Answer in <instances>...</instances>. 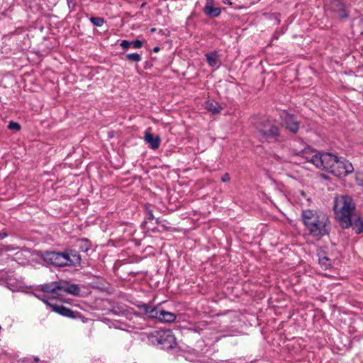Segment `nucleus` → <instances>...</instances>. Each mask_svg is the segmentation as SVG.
<instances>
[{"label": "nucleus", "mask_w": 363, "mask_h": 363, "mask_svg": "<svg viewBox=\"0 0 363 363\" xmlns=\"http://www.w3.org/2000/svg\"><path fill=\"white\" fill-rule=\"evenodd\" d=\"M304 225L313 237H323L330 231V222L328 216L322 211L306 209L301 212Z\"/></svg>", "instance_id": "f257e3e1"}, {"label": "nucleus", "mask_w": 363, "mask_h": 363, "mask_svg": "<svg viewBox=\"0 0 363 363\" xmlns=\"http://www.w3.org/2000/svg\"><path fill=\"white\" fill-rule=\"evenodd\" d=\"M333 209L341 227L350 228L352 225V213L355 209L352 198L347 195L337 196L334 201Z\"/></svg>", "instance_id": "f03ea898"}, {"label": "nucleus", "mask_w": 363, "mask_h": 363, "mask_svg": "<svg viewBox=\"0 0 363 363\" xmlns=\"http://www.w3.org/2000/svg\"><path fill=\"white\" fill-rule=\"evenodd\" d=\"M42 257L48 264L62 267L66 266H77L81 263V256L74 250H65L64 252L47 251Z\"/></svg>", "instance_id": "7ed1b4c3"}, {"label": "nucleus", "mask_w": 363, "mask_h": 363, "mask_svg": "<svg viewBox=\"0 0 363 363\" xmlns=\"http://www.w3.org/2000/svg\"><path fill=\"white\" fill-rule=\"evenodd\" d=\"M256 136L262 143L279 141L281 137L279 126L274 122L264 119L256 128Z\"/></svg>", "instance_id": "20e7f679"}, {"label": "nucleus", "mask_w": 363, "mask_h": 363, "mask_svg": "<svg viewBox=\"0 0 363 363\" xmlns=\"http://www.w3.org/2000/svg\"><path fill=\"white\" fill-rule=\"evenodd\" d=\"M147 340L164 350L173 348L176 345V338L171 330H155L147 335Z\"/></svg>", "instance_id": "39448f33"}, {"label": "nucleus", "mask_w": 363, "mask_h": 363, "mask_svg": "<svg viewBox=\"0 0 363 363\" xmlns=\"http://www.w3.org/2000/svg\"><path fill=\"white\" fill-rule=\"evenodd\" d=\"M336 157L330 153H317L312 155L309 161L316 167L329 172Z\"/></svg>", "instance_id": "423d86ee"}, {"label": "nucleus", "mask_w": 363, "mask_h": 363, "mask_svg": "<svg viewBox=\"0 0 363 363\" xmlns=\"http://www.w3.org/2000/svg\"><path fill=\"white\" fill-rule=\"evenodd\" d=\"M354 168L351 162L343 158H338L337 157L329 173L335 177H342L347 176L348 174L352 172Z\"/></svg>", "instance_id": "0eeeda50"}, {"label": "nucleus", "mask_w": 363, "mask_h": 363, "mask_svg": "<svg viewBox=\"0 0 363 363\" xmlns=\"http://www.w3.org/2000/svg\"><path fill=\"white\" fill-rule=\"evenodd\" d=\"M281 123L287 130L293 133H296L299 129V123L295 119L293 115L284 113L281 116Z\"/></svg>", "instance_id": "6e6552de"}, {"label": "nucleus", "mask_w": 363, "mask_h": 363, "mask_svg": "<svg viewBox=\"0 0 363 363\" xmlns=\"http://www.w3.org/2000/svg\"><path fill=\"white\" fill-rule=\"evenodd\" d=\"M326 6L330 11L336 13L341 18H346L348 17V13L345 10L344 5L340 0H330V3L327 4Z\"/></svg>", "instance_id": "1a4fd4ad"}, {"label": "nucleus", "mask_w": 363, "mask_h": 363, "mask_svg": "<svg viewBox=\"0 0 363 363\" xmlns=\"http://www.w3.org/2000/svg\"><path fill=\"white\" fill-rule=\"evenodd\" d=\"M60 288L62 296L65 294L78 296L81 291L79 285L66 281H60Z\"/></svg>", "instance_id": "9d476101"}, {"label": "nucleus", "mask_w": 363, "mask_h": 363, "mask_svg": "<svg viewBox=\"0 0 363 363\" xmlns=\"http://www.w3.org/2000/svg\"><path fill=\"white\" fill-rule=\"evenodd\" d=\"M60 281H52L39 286V289L43 292L52 294L56 296H62L60 291Z\"/></svg>", "instance_id": "9b49d317"}, {"label": "nucleus", "mask_w": 363, "mask_h": 363, "mask_svg": "<svg viewBox=\"0 0 363 363\" xmlns=\"http://www.w3.org/2000/svg\"><path fill=\"white\" fill-rule=\"evenodd\" d=\"M50 307H52V311L68 318H75L74 312L72 311L70 308L62 306V305H50Z\"/></svg>", "instance_id": "f8f14e48"}, {"label": "nucleus", "mask_w": 363, "mask_h": 363, "mask_svg": "<svg viewBox=\"0 0 363 363\" xmlns=\"http://www.w3.org/2000/svg\"><path fill=\"white\" fill-rule=\"evenodd\" d=\"M145 140L150 144L152 149L156 150L159 147L161 139L158 135L154 136L152 133L146 132L145 134Z\"/></svg>", "instance_id": "ddd939ff"}, {"label": "nucleus", "mask_w": 363, "mask_h": 363, "mask_svg": "<svg viewBox=\"0 0 363 363\" xmlns=\"http://www.w3.org/2000/svg\"><path fill=\"white\" fill-rule=\"evenodd\" d=\"M203 11L206 16L210 17H218L221 13L220 9L219 7H214L211 3H206Z\"/></svg>", "instance_id": "4468645a"}, {"label": "nucleus", "mask_w": 363, "mask_h": 363, "mask_svg": "<svg viewBox=\"0 0 363 363\" xmlns=\"http://www.w3.org/2000/svg\"><path fill=\"white\" fill-rule=\"evenodd\" d=\"M319 264L325 269L332 266V260L327 256L324 250H319L318 252Z\"/></svg>", "instance_id": "2eb2a0df"}, {"label": "nucleus", "mask_w": 363, "mask_h": 363, "mask_svg": "<svg viewBox=\"0 0 363 363\" xmlns=\"http://www.w3.org/2000/svg\"><path fill=\"white\" fill-rule=\"evenodd\" d=\"M160 318L159 321L162 323H172L175 320L177 315L174 313L164 311L163 309L161 310L159 314Z\"/></svg>", "instance_id": "dca6fc26"}, {"label": "nucleus", "mask_w": 363, "mask_h": 363, "mask_svg": "<svg viewBox=\"0 0 363 363\" xmlns=\"http://www.w3.org/2000/svg\"><path fill=\"white\" fill-rule=\"evenodd\" d=\"M353 230L357 234L363 233V218L359 216H354L352 218V225Z\"/></svg>", "instance_id": "f3484780"}, {"label": "nucleus", "mask_w": 363, "mask_h": 363, "mask_svg": "<svg viewBox=\"0 0 363 363\" xmlns=\"http://www.w3.org/2000/svg\"><path fill=\"white\" fill-rule=\"evenodd\" d=\"M205 108L213 114L220 113L222 109L220 104L214 101H206L205 103Z\"/></svg>", "instance_id": "a211bd4d"}, {"label": "nucleus", "mask_w": 363, "mask_h": 363, "mask_svg": "<svg viewBox=\"0 0 363 363\" xmlns=\"http://www.w3.org/2000/svg\"><path fill=\"white\" fill-rule=\"evenodd\" d=\"M206 59L211 67H216L219 62V55L217 52H211L206 54Z\"/></svg>", "instance_id": "6ab92c4d"}, {"label": "nucleus", "mask_w": 363, "mask_h": 363, "mask_svg": "<svg viewBox=\"0 0 363 363\" xmlns=\"http://www.w3.org/2000/svg\"><path fill=\"white\" fill-rule=\"evenodd\" d=\"M79 249L84 252H86L91 247V243L86 239H82L78 241Z\"/></svg>", "instance_id": "aec40b11"}, {"label": "nucleus", "mask_w": 363, "mask_h": 363, "mask_svg": "<svg viewBox=\"0 0 363 363\" xmlns=\"http://www.w3.org/2000/svg\"><path fill=\"white\" fill-rule=\"evenodd\" d=\"M162 309H160L158 307L156 306H151L147 316L150 318H156L159 320L160 316L159 314L160 313Z\"/></svg>", "instance_id": "412c9836"}, {"label": "nucleus", "mask_w": 363, "mask_h": 363, "mask_svg": "<svg viewBox=\"0 0 363 363\" xmlns=\"http://www.w3.org/2000/svg\"><path fill=\"white\" fill-rule=\"evenodd\" d=\"M126 60L130 62H138L141 60V55L138 53H129L125 55Z\"/></svg>", "instance_id": "4be33fe9"}, {"label": "nucleus", "mask_w": 363, "mask_h": 363, "mask_svg": "<svg viewBox=\"0 0 363 363\" xmlns=\"http://www.w3.org/2000/svg\"><path fill=\"white\" fill-rule=\"evenodd\" d=\"M90 21L95 26H102L104 23H105V20L104 18L101 17H91Z\"/></svg>", "instance_id": "5701e85b"}, {"label": "nucleus", "mask_w": 363, "mask_h": 363, "mask_svg": "<svg viewBox=\"0 0 363 363\" xmlns=\"http://www.w3.org/2000/svg\"><path fill=\"white\" fill-rule=\"evenodd\" d=\"M138 308L144 313L146 315H147L148 314V312L151 308L150 306L146 304V303H143V304H140V305H138Z\"/></svg>", "instance_id": "b1692460"}, {"label": "nucleus", "mask_w": 363, "mask_h": 363, "mask_svg": "<svg viewBox=\"0 0 363 363\" xmlns=\"http://www.w3.org/2000/svg\"><path fill=\"white\" fill-rule=\"evenodd\" d=\"M9 130H19L21 129V125L17 122L11 121L8 125Z\"/></svg>", "instance_id": "393cba45"}, {"label": "nucleus", "mask_w": 363, "mask_h": 363, "mask_svg": "<svg viewBox=\"0 0 363 363\" xmlns=\"http://www.w3.org/2000/svg\"><path fill=\"white\" fill-rule=\"evenodd\" d=\"M131 45L136 49L140 48L143 47V43L140 40H135L133 41H130Z\"/></svg>", "instance_id": "a878e982"}, {"label": "nucleus", "mask_w": 363, "mask_h": 363, "mask_svg": "<svg viewBox=\"0 0 363 363\" xmlns=\"http://www.w3.org/2000/svg\"><path fill=\"white\" fill-rule=\"evenodd\" d=\"M120 45L123 49L125 50V49L129 48L131 46V43H130V41L124 40L121 41Z\"/></svg>", "instance_id": "bb28decb"}, {"label": "nucleus", "mask_w": 363, "mask_h": 363, "mask_svg": "<svg viewBox=\"0 0 363 363\" xmlns=\"http://www.w3.org/2000/svg\"><path fill=\"white\" fill-rule=\"evenodd\" d=\"M230 175H229V174H228V173H225V174L223 175L222 178H221V181H222L223 182H229V181H230Z\"/></svg>", "instance_id": "cd10ccee"}, {"label": "nucleus", "mask_w": 363, "mask_h": 363, "mask_svg": "<svg viewBox=\"0 0 363 363\" xmlns=\"http://www.w3.org/2000/svg\"><path fill=\"white\" fill-rule=\"evenodd\" d=\"M36 297H38L39 299L42 300L44 303L49 305L50 306L51 304H50L47 299H45V296L43 295L40 296V295H35Z\"/></svg>", "instance_id": "c85d7f7f"}, {"label": "nucleus", "mask_w": 363, "mask_h": 363, "mask_svg": "<svg viewBox=\"0 0 363 363\" xmlns=\"http://www.w3.org/2000/svg\"><path fill=\"white\" fill-rule=\"evenodd\" d=\"M147 216L148 220H153L154 216H153L152 211H147Z\"/></svg>", "instance_id": "c756f323"}, {"label": "nucleus", "mask_w": 363, "mask_h": 363, "mask_svg": "<svg viewBox=\"0 0 363 363\" xmlns=\"http://www.w3.org/2000/svg\"><path fill=\"white\" fill-rule=\"evenodd\" d=\"M7 235H8V234L4 231L0 232V239H4V238H6Z\"/></svg>", "instance_id": "7c9ffc66"}, {"label": "nucleus", "mask_w": 363, "mask_h": 363, "mask_svg": "<svg viewBox=\"0 0 363 363\" xmlns=\"http://www.w3.org/2000/svg\"><path fill=\"white\" fill-rule=\"evenodd\" d=\"M223 3L225 4H231L230 0H223Z\"/></svg>", "instance_id": "2f4dec72"}, {"label": "nucleus", "mask_w": 363, "mask_h": 363, "mask_svg": "<svg viewBox=\"0 0 363 363\" xmlns=\"http://www.w3.org/2000/svg\"><path fill=\"white\" fill-rule=\"evenodd\" d=\"M159 50H160V48H158V47H155L153 48V51L155 52H158Z\"/></svg>", "instance_id": "473e14b6"}, {"label": "nucleus", "mask_w": 363, "mask_h": 363, "mask_svg": "<svg viewBox=\"0 0 363 363\" xmlns=\"http://www.w3.org/2000/svg\"><path fill=\"white\" fill-rule=\"evenodd\" d=\"M35 362H38L40 361V359L38 357H34Z\"/></svg>", "instance_id": "72a5a7b5"}, {"label": "nucleus", "mask_w": 363, "mask_h": 363, "mask_svg": "<svg viewBox=\"0 0 363 363\" xmlns=\"http://www.w3.org/2000/svg\"><path fill=\"white\" fill-rule=\"evenodd\" d=\"M206 3H211V4H213V0H206Z\"/></svg>", "instance_id": "f704fd0d"}, {"label": "nucleus", "mask_w": 363, "mask_h": 363, "mask_svg": "<svg viewBox=\"0 0 363 363\" xmlns=\"http://www.w3.org/2000/svg\"><path fill=\"white\" fill-rule=\"evenodd\" d=\"M155 28H152L151 29V32H155Z\"/></svg>", "instance_id": "c9c22d12"}]
</instances>
